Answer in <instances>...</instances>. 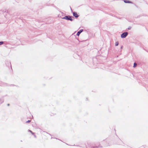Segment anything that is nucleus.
I'll return each mask as SVG.
<instances>
[{
  "label": "nucleus",
  "mask_w": 148,
  "mask_h": 148,
  "mask_svg": "<svg viewBox=\"0 0 148 148\" xmlns=\"http://www.w3.org/2000/svg\"><path fill=\"white\" fill-rule=\"evenodd\" d=\"M101 144L103 146H102L100 143H97L96 144H94L90 142H88L87 143V145L86 144H85V147L86 148H102L104 147L110 146L112 145L111 143L110 140L108 139H106L103 140L101 142Z\"/></svg>",
  "instance_id": "f257e3e1"
},
{
  "label": "nucleus",
  "mask_w": 148,
  "mask_h": 148,
  "mask_svg": "<svg viewBox=\"0 0 148 148\" xmlns=\"http://www.w3.org/2000/svg\"><path fill=\"white\" fill-rule=\"evenodd\" d=\"M63 19H64L68 20H70L71 21L73 20V19H74V18L72 16H70L69 15H67L65 16L64 17L62 18Z\"/></svg>",
  "instance_id": "f03ea898"
},
{
  "label": "nucleus",
  "mask_w": 148,
  "mask_h": 148,
  "mask_svg": "<svg viewBox=\"0 0 148 148\" xmlns=\"http://www.w3.org/2000/svg\"><path fill=\"white\" fill-rule=\"evenodd\" d=\"M128 34V33L126 32L123 33L121 35V37L122 38H125Z\"/></svg>",
  "instance_id": "7ed1b4c3"
},
{
  "label": "nucleus",
  "mask_w": 148,
  "mask_h": 148,
  "mask_svg": "<svg viewBox=\"0 0 148 148\" xmlns=\"http://www.w3.org/2000/svg\"><path fill=\"white\" fill-rule=\"evenodd\" d=\"M0 86H9V85L6 83L2 82L1 81H0Z\"/></svg>",
  "instance_id": "20e7f679"
},
{
  "label": "nucleus",
  "mask_w": 148,
  "mask_h": 148,
  "mask_svg": "<svg viewBox=\"0 0 148 148\" xmlns=\"http://www.w3.org/2000/svg\"><path fill=\"white\" fill-rule=\"evenodd\" d=\"M73 16L75 17V18H77L79 16V15L77 14L76 12H73Z\"/></svg>",
  "instance_id": "39448f33"
},
{
  "label": "nucleus",
  "mask_w": 148,
  "mask_h": 148,
  "mask_svg": "<svg viewBox=\"0 0 148 148\" xmlns=\"http://www.w3.org/2000/svg\"><path fill=\"white\" fill-rule=\"evenodd\" d=\"M83 29H81L79 31H78L77 34H76V35L78 36H79L80 34L83 31Z\"/></svg>",
  "instance_id": "423d86ee"
},
{
  "label": "nucleus",
  "mask_w": 148,
  "mask_h": 148,
  "mask_svg": "<svg viewBox=\"0 0 148 148\" xmlns=\"http://www.w3.org/2000/svg\"><path fill=\"white\" fill-rule=\"evenodd\" d=\"M124 2L125 3H132L133 2L127 0H124Z\"/></svg>",
  "instance_id": "0eeeda50"
},
{
  "label": "nucleus",
  "mask_w": 148,
  "mask_h": 148,
  "mask_svg": "<svg viewBox=\"0 0 148 148\" xmlns=\"http://www.w3.org/2000/svg\"><path fill=\"white\" fill-rule=\"evenodd\" d=\"M4 101V100L3 99H0V104L2 103Z\"/></svg>",
  "instance_id": "6e6552de"
},
{
  "label": "nucleus",
  "mask_w": 148,
  "mask_h": 148,
  "mask_svg": "<svg viewBox=\"0 0 148 148\" xmlns=\"http://www.w3.org/2000/svg\"><path fill=\"white\" fill-rule=\"evenodd\" d=\"M119 44V42L118 41H117L116 42H115V45L116 46H117Z\"/></svg>",
  "instance_id": "1a4fd4ad"
},
{
  "label": "nucleus",
  "mask_w": 148,
  "mask_h": 148,
  "mask_svg": "<svg viewBox=\"0 0 148 148\" xmlns=\"http://www.w3.org/2000/svg\"><path fill=\"white\" fill-rule=\"evenodd\" d=\"M28 131L30 132L32 135H34V133L32 131L29 130H28Z\"/></svg>",
  "instance_id": "9d476101"
},
{
  "label": "nucleus",
  "mask_w": 148,
  "mask_h": 148,
  "mask_svg": "<svg viewBox=\"0 0 148 148\" xmlns=\"http://www.w3.org/2000/svg\"><path fill=\"white\" fill-rule=\"evenodd\" d=\"M137 64L136 63H134V64L133 67L135 68Z\"/></svg>",
  "instance_id": "9b49d317"
},
{
  "label": "nucleus",
  "mask_w": 148,
  "mask_h": 148,
  "mask_svg": "<svg viewBox=\"0 0 148 148\" xmlns=\"http://www.w3.org/2000/svg\"><path fill=\"white\" fill-rule=\"evenodd\" d=\"M4 43L3 41H0V45H3Z\"/></svg>",
  "instance_id": "f8f14e48"
},
{
  "label": "nucleus",
  "mask_w": 148,
  "mask_h": 148,
  "mask_svg": "<svg viewBox=\"0 0 148 148\" xmlns=\"http://www.w3.org/2000/svg\"><path fill=\"white\" fill-rule=\"evenodd\" d=\"M30 122H31V120H29L28 121H27L26 122V123H30Z\"/></svg>",
  "instance_id": "ddd939ff"
},
{
  "label": "nucleus",
  "mask_w": 148,
  "mask_h": 148,
  "mask_svg": "<svg viewBox=\"0 0 148 148\" xmlns=\"http://www.w3.org/2000/svg\"><path fill=\"white\" fill-rule=\"evenodd\" d=\"M131 27H128V29H131Z\"/></svg>",
  "instance_id": "4468645a"
},
{
  "label": "nucleus",
  "mask_w": 148,
  "mask_h": 148,
  "mask_svg": "<svg viewBox=\"0 0 148 148\" xmlns=\"http://www.w3.org/2000/svg\"><path fill=\"white\" fill-rule=\"evenodd\" d=\"M9 64L10 65L11 67L12 68V66H11V62H9Z\"/></svg>",
  "instance_id": "2eb2a0df"
},
{
  "label": "nucleus",
  "mask_w": 148,
  "mask_h": 148,
  "mask_svg": "<svg viewBox=\"0 0 148 148\" xmlns=\"http://www.w3.org/2000/svg\"><path fill=\"white\" fill-rule=\"evenodd\" d=\"M122 48H123V46H122L121 47V49H122Z\"/></svg>",
  "instance_id": "dca6fc26"
},
{
  "label": "nucleus",
  "mask_w": 148,
  "mask_h": 148,
  "mask_svg": "<svg viewBox=\"0 0 148 148\" xmlns=\"http://www.w3.org/2000/svg\"><path fill=\"white\" fill-rule=\"evenodd\" d=\"M119 141H120V142H122L121 140H120V139L119 140Z\"/></svg>",
  "instance_id": "f3484780"
},
{
  "label": "nucleus",
  "mask_w": 148,
  "mask_h": 148,
  "mask_svg": "<svg viewBox=\"0 0 148 148\" xmlns=\"http://www.w3.org/2000/svg\"><path fill=\"white\" fill-rule=\"evenodd\" d=\"M34 137H36V136L35 135H34Z\"/></svg>",
  "instance_id": "a211bd4d"
},
{
  "label": "nucleus",
  "mask_w": 148,
  "mask_h": 148,
  "mask_svg": "<svg viewBox=\"0 0 148 148\" xmlns=\"http://www.w3.org/2000/svg\"><path fill=\"white\" fill-rule=\"evenodd\" d=\"M10 105V104H8V106H9Z\"/></svg>",
  "instance_id": "6ab92c4d"
},
{
  "label": "nucleus",
  "mask_w": 148,
  "mask_h": 148,
  "mask_svg": "<svg viewBox=\"0 0 148 148\" xmlns=\"http://www.w3.org/2000/svg\"><path fill=\"white\" fill-rule=\"evenodd\" d=\"M119 145H122V144H121V143H119Z\"/></svg>",
  "instance_id": "aec40b11"
},
{
  "label": "nucleus",
  "mask_w": 148,
  "mask_h": 148,
  "mask_svg": "<svg viewBox=\"0 0 148 148\" xmlns=\"http://www.w3.org/2000/svg\"><path fill=\"white\" fill-rule=\"evenodd\" d=\"M71 9L72 10L71 8Z\"/></svg>",
  "instance_id": "412c9836"
}]
</instances>
